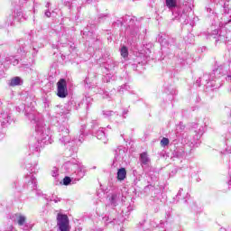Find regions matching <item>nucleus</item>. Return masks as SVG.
Segmentation results:
<instances>
[{
    "mask_svg": "<svg viewBox=\"0 0 231 231\" xmlns=\"http://www.w3.org/2000/svg\"><path fill=\"white\" fill-rule=\"evenodd\" d=\"M12 219L19 226H26V217L23 214H14L12 216Z\"/></svg>",
    "mask_w": 231,
    "mask_h": 231,
    "instance_id": "obj_12",
    "label": "nucleus"
},
{
    "mask_svg": "<svg viewBox=\"0 0 231 231\" xmlns=\"http://www.w3.org/2000/svg\"><path fill=\"white\" fill-rule=\"evenodd\" d=\"M171 41L172 40L171 38H169V36L159 35L158 42H160L161 46H162L164 48H169V46H171Z\"/></svg>",
    "mask_w": 231,
    "mask_h": 231,
    "instance_id": "obj_16",
    "label": "nucleus"
},
{
    "mask_svg": "<svg viewBox=\"0 0 231 231\" xmlns=\"http://www.w3.org/2000/svg\"><path fill=\"white\" fill-rule=\"evenodd\" d=\"M228 185H231V180H229Z\"/></svg>",
    "mask_w": 231,
    "mask_h": 231,
    "instance_id": "obj_44",
    "label": "nucleus"
},
{
    "mask_svg": "<svg viewBox=\"0 0 231 231\" xmlns=\"http://www.w3.org/2000/svg\"><path fill=\"white\" fill-rule=\"evenodd\" d=\"M51 176L53 178H57V176H59V169L53 168V170L51 171Z\"/></svg>",
    "mask_w": 231,
    "mask_h": 231,
    "instance_id": "obj_33",
    "label": "nucleus"
},
{
    "mask_svg": "<svg viewBox=\"0 0 231 231\" xmlns=\"http://www.w3.org/2000/svg\"><path fill=\"white\" fill-rule=\"evenodd\" d=\"M208 78L209 76L208 74H205L202 78H199L197 79L196 84L199 86V83L203 82V84H208Z\"/></svg>",
    "mask_w": 231,
    "mask_h": 231,
    "instance_id": "obj_24",
    "label": "nucleus"
},
{
    "mask_svg": "<svg viewBox=\"0 0 231 231\" xmlns=\"http://www.w3.org/2000/svg\"><path fill=\"white\" fill-rule=\"evenodd\" d=\"M99 19H102V16H99Z\"/></svg>",
    "mask_w": 231,
    "mask_h": 231,
    "instance_id": "obj_48",
    "label": "nucleus"
},
{
    "mask_svg": "<svg viewBox=\"0 0 231 231\" xmlns=\"http://www.w3.org/2000/svg\"><path fill=\"white\" fill-rule=\"evenodd\" d=\"M183 191V189H180L178 194H177V198L181 196V192Z\"/></svg>",
    "mask_w": 231,
    "mask_h": 231,
    "instance_id": "obj_39",
    "label": "nucleus"
},
{
    "mask_svg": "<svg viewBox=\"0 0 231 231\" xmlns=\"http://www.w3.org/2000/svg\"><path fill=\"white\" fill-rule=\"evenodd\" d=\"M96 136H97V140H101V142H103V143H107V136H106V132L104 131V128H99L96 132Z\"/></svg>",
    "mask_w": 231,
    "mask_h": 231,
    "instance_id": "obj_17",
    "label": "nucleus"
},
{
    "mask_svg": "<svg viewBox=\"0 0 231 231\" xmlns=\"http://www.w3.org/2000/svg\"><path fill=\"white\" fill-rule=\"evenodd\" d=\"M215 5H223L224 14L219 22V27L225 28L227 32L231 31V9L228 7V0H210Z\"/></svg>",
    "mask_w": 231,
    "mask_h": 231,
    "instance_id": "obj_4",
    "label": "nucleus"
},
{
    "mask_svg": "<svg viewBox=\"0 0 231 231\" xmlns=\"http://www.w3.org/2000/svg\"><path fill=\"white\" fill-rule=\"evenodd\" d=\"M103 221L105 223V225H109L110 223H113V221H115V218L111 217H103Z\"/></svg>",
    "mask_w": 231,
    "mask_h": 231,
    "instance_id": "obj_30",
    "label": "nucleus"
},
{
    "mask_svg": "<svg viewBox=\"0 0 231 231\" xmlns=\"http://www.w3.org/2000/svg\"><path fill=\"white\" fill-rule=\"evenodd\" d=\"M128 210H131V208H127Z\"/></svg>",
    "mask_w": 231,
    "mask_h": 231,
    "instance_id": "obj_46",
    "label": "nucleus"
},
{
    "mask_svg": "<svg viewBox=\"0 0 231 231\" xmlns=\"http://www.w3.org/2000/svg\"><path fill=\"white\" fill-rule=\"evenodd\" d=\"M21 84V78L15 77L11 79L10 86H19Z\"/></svg>",
    "mask_w": 231,
    "mask_h": 231,
    "instance_id": "obj_27",
    "label": "nucleus"
},
{
    "mask_svg": "<svg viewBox=\"0 0 231 231\" xmlns=\"http://www.w3.org/2000/svg\"><path fill=\"white\" fill-rule=\"evenodd\" d=\"M206 10L208 12V14H209V17H216V11L214 9V6L211 5H208V6H206Z\"/></svg>",
    "mask_w": 231,
    "mask_h": 231,
    "instance_id": "obj_23",
    "label": "nucleus"
},
{
    "mask_svg": "<svg viewBox=\"0 0 231 231\" xmlns=\"http://www.w3.org/2000/svg\"><path fill=\"white\" fill-rule=\"evenodd\" d=\"M46 8H50V3L46 4Z\"/></svg>",
    "mask_w": 231,
    "mask_h": 231,
    "instance_id": "obj_40",
    "label": "nucleus"
},
{
    "mask_svg": "<svg viewBox=\"0 0 231 231\" xmlns=\"http://www.w3.org/2000/svg\"><path fill=\"white\" fill-rule=\"evenodd\" d=\"M177 156H181V154H180V155H177Z\"/></svg>",
    "mask_w": 231,
    "mask_h": 231,
    "instance_id": "obj_49",
    "label": "nucleus"
},
{
    "mask_svg": "<svg viewBox=\"0 0 231 231\" xmlns=\"http://www.w3.org/2000/svg\"><path fill=\"white\" fill-rule=\"evenodd\" d=\"M124 156H125V149H124L123 147L117 148L116 150L115 155L116 162H120V160H124Z\"/></svg>",
    "mask_w": 231,
    "mask_h": 231,
    "instance_id": "obj_18",
    "label": "nucleus"
},
{
    "mask_svg": "<svg viewBox=\"0 0 231 231\" xmlns=\"http://www.w3.org/2000/svg\"><path fill=\"white\" fill-rule=\"evenodd\" d=\"M84 138H86V135L84 134V132L81 131L79 137H77L76 139H73V142H75L77 145H80V143L84 142Z\"/></svg>",
    "mask_w": 231,
    "mask_h": 231,
    "instance_id": "obj_22",
    "label": "nucleus"
},
{
    "mask_svg": "<svg viewBox=\"0 0 231 231\" xmlns=\"http://www.w3.org/2000/svg\"><path fill=\"white\" fill-rule=\"evenodd\" d=\"M210 37L212 39H215L216 42H225V41H226V39H227L226 36H225L224 34L219 33L218 30H214L210 33Z\"/></svg>",
    "mask_w": 231,
    "mask_h": 231,
    "instance_id": "obj_13",
    "label": "nucleus"
},
{
    "mask_svg": "<svg viewBox=\"0 0 231 231\" xmlns=\"http://www.w3.org/2000/svg\"><path fill=\"white\" fill-rule=\"evenodd\" d=\"M121 55L124 57V59H125V57H128L129 55V51L126 49L125 46L121 48Z\"/></svg>",
    "mask_w": 231,
    "mask_h": 231,
    "instance_id": "obj_29",
    "label": "nucleus"
},
{
    "mask_svg": "<svg viewBox=\"0 0 231 231\" xmlns=\"http://www.w3.org/2000/svg\"><path fill=\"white\" fill-rule=\"evenodd\" d=\"M51 201H54V203H59L60 201V199H59V197H52V199H51Z\"/></svg>",
    "mask_w": 231,
    "mask_h": 231,
    "instance_id": "obj_34",
    "label": "nucleus"
},
{
    "mask_svg": "<svg viewBox=\"0 0 231 231\" xmlns=\"http://www.w3.org/2000/svg\"><path fill=\"white\" fill-rule=\"evenodd\" d=\"M27 0H19L20 6H24V3H26Z\"/></svg>",
    "mask_w": 231,
    "mask_h": 231,
    "instance_id": "obj_37",
    "label": "nucleus"
},
{
    "mask_svg": "<svg viewBox=\"0 0 231 231\" xmlns=\"http://www.w3.org/2000/svg\"><path fill=\"white\" fill-rule=\"evenodd\" d=\"M57 225L60 231H69L71 228L69 227V218H68V215L59 213L57 216Z\"/></svg>",
    "mask_w": 231,
    "mask_h": 231,
    "instance_id": "obj_8",
    "label": "nucleus"
},
{
    "mask_svg": "<svg viewBox=\"0 0 231 231\" xmlns=\"http://www.w3.org/2000/svg\"><path fill=\"white\" fill-rule=\"evenodd\" d=\"M36 194H37L38 196H41V192H40V191H36Z\"/></svg>",
    "mask_w": 231,
    "mask_h": 231,
    "instance_id": "obj_42",
    "label": "nucleus"
},
{
    "mask_svg": "<svg viewBox=\"0 0 231 231\" xmlns=\"http://www.w3.org/2000/svg\"><path fill=\"white\" fill-rule=\"evenodd\" d=\"M118 201H120V194L116 193L111 196L110 203L113 205V207H116L118 204Z\"/></svg>",
    "mask_w": 231,
    "mask_h": 231,
    "instance_id": "obj_21",
    "label": "nucleus"
},
{
    "mask_svg": "<svg viewBox=\"0 0 231 231\" xmlns=\"http://www.w3.org/2000/svg\"><path fill=\"white\" fill-rule=\"evenodd\" d=\"M59 140L60 143L63 145H66L67 143H69L71 142V136L69 135V124L66 121H63L59 128Z\"/></svg>",
    "mask_w": 231,
    "mask_h": 231,
    "instance_id": "obj_6",
    "label": "nucleus"
},
{
    "mask_svg": "<svg viewBox=\"0 0 231 231\" xmlns=\"http://www.w3.org/2000/svg\"><path fill=\"white\" fill-rule=\"evenodd\" d=\"M123 214H125V210H123Z\"/></svg>",
    "mask_w": 231,
    "mask_h": 231,
    "instance_id": "obj_47",
    "label": "nucleus"
},
{
    "mask_svg": "<svg viewBox=\"0 0 231 231\" xmlns=\"http://www.w3.org/2000/svg\"><path fill=\"white\" fill-rule=\"evenodd\" d=\"M124 23L126 24V32L133 35L134 37H136L140 32V22L136 20V17L134 16H129L125 15L124 18Z\"/></svg>",
    "mask_w": 231,
    "mask_h": 231,
    "instance_id": "obj_5",
    "label": "nucleus"
},
{
    "mask_svg": "<svg viewBox=\"0 0 231 231\" xmlns=\"http://www.w3.org/2000/svg\"><path fill=\"white\" fill-rule=\"evenodd\" d=\"M226 75V70L224 66H219L217 69L213 70L211 77H215V79H221V77Z\"/></svg>",
    "mask_w": 231,
    "mask_h": 231,
    "instance_id": "obj_15",
    "label": "nucleus"
},
{
    "mask_svg": "<svg viewBox=\"0 0 231 231\" xmlns=\"http://www.w3.org/2000/svg\"><path fill=\"white\" fill-rule=\"evenodd\" d=\"M14 20L18 23L26 21V16H24L21 9L14 12Z\"/></svg>",
    "mask_w": 231,
    "mask_h": 231,
    "instance_id": "obj_19",
    "label": "nucleus"
},
{
    "mask_svg": "<svg viewBox=\"0 0 231 231\" xmlns=\"http://www.w3.org/2000/svg\"><path fill=\"white\" fill-rule=\"evenodd\" d=\"M83 35H86V31L83 32Z\"/></svg>",
    "mask_w": 231,
    "mask_h": 231,
    "instance_id": "obj_43",
    "label": "nucleus"
},
{
    "mask_svg": "<svg viewBox=\"0 0 231 231\" xmlns=\"http://www.w3.org/2000/svg\"><path fill=\"white\" fill-rule=\"evenodd\" d=\"M104 116H106V118H110V120H114V122H119L120 118H122L121 116L116 114V112H113L110 110L103 111Z\"/></svg>",
    "mask_w": 231,
    "mask_h": 231,
    "instance_id": "obj_14",
    "label": "nucleus"
},
{
    "mask_svg": "<svg viewBox=\"0 0 231 231\" xmlns=\"http://www.w3.org/2000/svg\"><path fill=\"white\" fill-rule=\"evenodd\" d=\"M165 5L169 10H174L173 15L174 19L181 24L189 23V12L192 10L189 4H183L178 5V0H165Z\"/></svg>",
    "mask_w": 231,
    "mask_h": 231,
    "instance_id": "obj_3",
    "label": "nucleus"
},
{
    "mask_svg": "<svg viewBox=\"0 0 231 231\" xmlns=\"http://www.w3.org/2000/svg\"><path fill=\"white\" fill-rule=\"evenodd\" d=\"M12 64H13L14 66H17V64H19V60H17V59H13Z\"/></svg>",
    "mask_w": 231,
    "mask_h": 231,
    "instance_id": "obj_35",
    "label": "nucleus"
},
{
    "mask_svg": "<svg viewBox=\"0 0 231 231\" xmlns=\"http://www.w3.org/2000/svg\"><path fill=\"white\" fill-rule=\"evenodd\" d=\"M230 144H231V138L226 139V145L227 146L226 148V152H227V154H231V146H230Z\"/></svg>",
    "mask_w": 231,
    "mask_h": 231,
    "instance_id": "obj_28",
    "label": "nucleus"
},
{
    "mask_svg": "<svg viewBox=\"0 0 231 231\" xmlns=\"http://www.w3.org/2000/svg\"><path fill=\"white\" fill-rule=\"evenodd\" d=\"M129 215V213L125 212V216Z\"/></svg>",
    "mask_w": 231,
    "mask_h": 231,
    "instance_id": "obj_45",
    "label": "nucleus"
},
{
    "mask_svg": "<svg viewBox=\"0 0 231 231\" xmlns=\"http://www.w3.org/2000/svg\"><path fill=\"white\" fill-rule=\"evenodd\" d=\"M57 96L60 98H66L68 97V83L66 79H61L57 83Z\"/></svg>",
    "mask_w": 231,
    "mask_h": 231,
    "instance_id": "obj_9",
    "label": "nucleus"
},
{
    "mask_svg": "<svg viewBox=\"0 0 231 231\" xmlns=\"http://www.w3.org/2000/svg\"><path fill=\"white\" fill-rule=\"evenodd\" d=\"M65 111H62V115H69V111H71V106L69 105H66L64 106Z\"/></svg>",
    "mask_w": 231,
    "mask_h": 231,
    "instance_id": "obj_32",
    "label": "nucleus"
},
{
    "mask_svg": "<svg viewBox=\"0 0 231 231\" xmlns=\"http://www.w3.org/2000/svg\"><path fill=\"white\" fill-rule=\"evenodd\" d=\"M127 176V171H125V168H120L117 171V180L119 181H124V179Z\"/></svg>",
    "mask_w": 231,
    "mask_h": 231,
    "instance_id": "obj_20",
    "label": "nucleus"
},
{
    "mask_svg": "<svg viewBox=\"0 0 231 231\" xmlns=\"http://www.w3.org/2000/svg\"><path fill=\"white\" fill-rule=\"evenodd\" d=\"M161 145H162V147H167V145H169V138L163 137L161 140Z\"/></svg>",
    "mask_w": 231,
    "mask_h": 231,
    "instance_id": "obj_31",
    "label": "nucleus"
},
{
    "mask_svg": "<svg viewBox=\"0 0 231 231\" xmlns=\"http://www.w3.org/2000/svg\"><path fill=\"white\" fill-rule=\"evenodd\" d=\"M37 53H39V51L35 48H32L30 50V51L26 52L27 57H30L32 55V59H35V57H37Z\"/></svg>",
    "mask_w": 231,
    "mask_h": 231,
    "instance_id": "obj_26",
    "label": "nucleus"
},
{
    "mask_svg": "<svg viewBox=\"0 0 231 231\" xmlns=\"http://www.w3.org/2000/svg\"><path fill=\"white\" fill-rule=\"evenodd\" d=\"M205 133V128L200 127L199 129V133L198 134L195 135V137H193V139H190V136H188L187 139H184V143L188 145H189V147H194V145H196V142H198V140H199V138H201V135Z\"/></svg>",
    "mask_w": 231,
    "mask_h": 231,
    "instance_id": "obj_11",
    "label": "nucleus"
},
{
    "mask_svg": "<svg viewBox=\"0 0 231 231\" xmlns=\"http://www.w3.org/2000/svg\"><path fill=\"white\" fill-rule=\"evenodd\" d=\"M45 16H46V17H51V12L46 11V12H45Z\"/></svg>",
    "mask_w": 231,
    "mask_h": 231,
    "instance_id": "obj_38",
    "label": "nucleus"
},
{
    "mask_svg": "<svg viewBox=\"0 0 231 231\" xmlns=\"http://www.w3.org/2000/svg\"><path fill=\"white\" fill-rule=\"evenodd\" d=\"M138 181H140V179H136V180H134V183H138Z\"/></svg>",
    "mask_w": 231,
    "mask_h": 231,
    "instance_id": "obj_41",
    "label": "nucleus"
},
{
    "mask_svg": "<svg viewBox=\"0 0 231 231\" xmlns=\"http://www.w3.org/2000/svg\"><path fill=\"white\" fill-rule=\"evenodd\" d=\"M124 89H127V85L121 86V88L119 89V93H122L124 91Z\"/></svg>",
    "mask_w": 231,
    "mask_h": 231,
    "instance_id": "obj_36",
    "label": "nucleus"
},
{
    "mask_svg": "<svg viewBox=\"0 0 231 231\" xmlns=\"http://www.w3.org/2000/svg\"><path fill=\"white\" fill-rule=\"evenodd\" d=\"M141 163L143 165H148L149 163V157L145 152L141 153Z\"/></svg>",
    "mask_w": 231,
    "mask_h": 231,
    "instance_id": "obj_25",
    "label": "nucleus"
},
{
    "mask_svg": "<svg viewBox=\"0 0 231 231\" xmlns=\"http://www.w3.org/2000/svg\"><path fill=\"white\" fill-rule=\"evenodd\" d=\"M37 165H34L31 168V173L25 177V182L27 183V189L29 190H36L37 189V179L32 174L37 172Z\"/></svg>",
    "mask_w": 231,
    "mask_h": 231,
    "instance_id": "obj_7",
    "label": "nucleus"
},
{
    "mask_svg": "<svg viewBox=\"0 0 231 231\" xmlns=\"http://www.w3.org/2000/svg\"><path fill=\"white\" fill-rule=\"evenodd\" d=\"M12 111L10 108L2 109L0 111V123L2 125H6V124H12Z\"/></svg>",
    "mask_w": 231,
    "mask_h": 231,
    "instance_id": "obj_10",
    "label": "nucleus"
},
{
    "mask_svg": "<svg viewBox=\"0 0 231 231\" xmlns=\"http://www.w3.org/2000/svg\"><path fill=\"white\" fill-rule=\"evenodd\" d=\"M25 116L30 120L31 124H35V131L38 134V139H34L29 143V150L32 154L39 156L42 147L53 142L51 139V132L50 127L44 125V121L41 119V116L35 110V102H31L25 106Z\"/></svg>",
    "mask_w": 231,
    "mask_h": 231,
    "instance_id": "obj_1",
    "label": "nucleus"
},
{
    "mask_svg": "<svg viewBox=\"0 0 231 231\" xmlns=\"http://www.w3.org/2000/svg\"><path fill=\"white\" fill-rule=\"evenodd\" d=\"M63 168L67 172H74L76 177L70 179L69 177H65L63 179V185H75L77 181H80L82 178L86 176V167L81 163L78 162L77 160L68 161L64 163Z\"/></svg>",
    "mask_w": 231,
    "mask_h": 231,
    "instance_id": "obj_2",
    "label": "nucleus"
}]
</instances>
